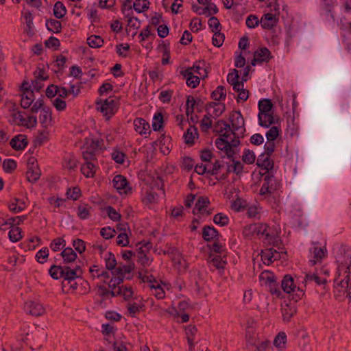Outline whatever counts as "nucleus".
Here are the masks:
<instances>
[{"label":"nucleus","instance_id":"nucleus-27","mask_svg":"<svg viewBox=\"0 0 351 351\" xmlns=\"http://www.w3.org/2000/svg\"><path fill=\"white\" fill-rule=\"evenodd\" d=\"M197 332V328L195 325H189L186 328V336L191 349L194 348V337Z\"/></svg>","mask_w":351,"mask_h":351},{"label":"nucleus","instance_id":"nucleus-2","mask_svg":"<svg viewBox=\"0 0 351 351\" xmlns=\"http://www.w3.org/2000/svg\"><path fill=\"white\" fill-rule=\"evenodd\" d=\"M95 104L97 109L108 120L117 111L119 101L117 99H112V97H110L104 101H102L101 99H97Z\"/></svg>","mask_w":351,"mask_h":351},{"label":"nucleus","instance_id":"nucleus-54","mask_svg":"<svg viewBox=\"0 0 351 351\" xmlns=\"http://www.w3.org/2000/svg\"><path fill=\"white\" fill-rule=\"evenodd\" d=\"M3 168L7 173H12L16 168V162L13 159H6L3 162Z\"/></svg>","mask_w":351,"mask_h":351},{"label":"nucleus","instance_id":"nucleus-23","mask_svg":"<svg viewBox=\"0 0 351 351\" xmlns=\"http://www.w3.org/2000/svg\"><path fill=\"white\" fill-rule=\"evenodd\" d=\"M60 256L63 258V263L65 264L74 262L77 256L72 247H66L60 253Z\"/></svg>","mask_w":351,"mask_h":351},{"label":"nucleus","instance_id":"nucleus-52","mask_svg":"<svg viewBox=\"0 0 351 351\" xmlns=\"http://www.w3.org/2000/svg\"><path fill=\"white\" fill-rule=\"evenodd\" d=\"M17 125L26 127L27 128H34L37 125V118L35 116H29L27 119H25L23 123H17Z\"/></svg>","mask_w":351,"mask_h":351},{"label":"nucleus","instance_id":"nucleus-28","mask_svg":"<svg viewBox=\"0 0 351 351\" xmlns=\"http://www.w3.org/2000/svg\"><path fill=\"white\" fill-rule=\"evenodd\" d=\"M52 121L50 108H43V114L40 116V122L44 128H47Z\"/></svg>","mask_w":351,"mask_h":351},{"label":"nucleus","instance_id":"nucleus-46","mask_svg":"<svg viewBox=\"0 0 351 351\" xmlns=\"http://www.w3.org/2000/svg\"><path fill=\"white\" fill-rule=\"evenodd\" d=\"M213 221L221 226H227L229 223V218L227 215L219 213L216 214L213 217Z\"/></svg>","mask_w":351,"mask_h":351},{"label":"nucleus","instance_id":"nucleus-10","mask_svg":"<svg viewBox=\"0 0 351 351\" xmlns=\"http://www.w3.org/2000/svg\"><path fill=\"white\" fill-rule=\"evenodd\" d=\"M180 74L184 77L186 78V84L188 86L195 88L199 85L200 82L199 77L193 75L191 67L186 69H182L180 71Z\"/></svg>","mask_w":351,"mask_h":351},{"label":"nucleus","instance_id":"nucleus-62","mask_svg":"<svg viewBox=\"0 0 351 351\" xmlns=\"http://www.w3.org/2000/svg\"><path fill=\"white\" fill-rule=\"evenodd\" d=\"M194 166V160L189 156L184 157L182 161V168L186 171H190Z\"/></svg>","mask_w":351,"mask_h":351},{"label":"nucleus","instance_id":"nucleus-3","mask_svg":"<svg viewBox=\"0 0 351 351\" xmlns=\"http://www.w3.org/2000/svg\"><path fill=\"white\" fill-rule=\"evenodd\" d=\"M229 120L231 122V134L236 137H243L245 132V121L241 112H232Z\"/></svg>","mask_w":351,"mask_h":351},{"label":"nucleus","instance_id":"nucleus-49","mask_svg":"<svg viewBox=\"0 0 351 351\" xmlns=\"http://www.w3.org/2000/svg\"><path fill=\"white\" fill-rule=\"evenodd\" d=\"M287 335L285 332H279L274 340V345L277 348H283L286 343Z\"/></svg>","mask_w":351,"mask_h":351},{"label":"nucleus","instance_id":"nucleus-56","mask_svg":"<svg viewBox=\"0 0 351 351\" xmlns=\"http://www.w3.org/2000/svg\"><path fill=\"white\" fill-rule=\"evenodd\" d=\"M208 25L212 32H220L221 24L218 19L215 16H212L208 20Z\"/></svg>","mask_w":351,"mask_h":351},{"label":"nucleus","instance_id":"nucleus-43","mask_svg":"<svg viewBox=\"0 0 351 351\" xmlns=\"http://www.w3.org/2000/svg\"><path fill=\"white\" fill-rule=\"evenodd\" d=\"M210 117L211 114L208 112L200 121V127L203 132H207L209 129L211 128L213 122Z\"/></svg>","mask_w":351,"mask_h":351},{"label":"nucleus","instance_id":"nucleus-64","mask_svg":"<svg viewBox=\"0 0 351 351\" xmlns=\"http://www.w3.org/2000/svg\"><path fill=\"white\" fill-rule=\"evenodd\" d=\"M125 154L120 151L114 150L112 153V158L118 164H123L124 162Z\"/></svg>","mask_w":351,"mask_h":351},{"label":"nucleus","instance_id":"nucleus-21","mask_svg":"<svg viewBox=\"0 0 351 351\" xmlns=\"http://www.w3.org/2000/svg\"><path fill=\"white\" fill-rule=\"evenodd\" d=\"M198 136L197 128L196 127L190 126L186 132L184 134V142L186 144L192 145L194 144V139Z\"/></svg>","mask_w":351,"mask_h":351},{"label":"nucleus","instance_id":"nucleus-58","mask_svg":"<svg viewBox=\"0 0 351 351\" xmlns=\"http://www.w3.org/2000/svg\"><path fill=\"white\" fill-rule=\"evenodd\" d=\"M214 35L213 36L212 42L214 46L219 47L222 45L224 40V35L220 32H213Z\"/></svg>","mask_w":351,"mask_h":351},{"label":"nucleus","instance_id":"nucleus-34","mask_svg":"<svg viewBox=\"0 0 351 351\" xmlns=\"http://www.w3.org/2000/svg\"><path fill=\"white\" fill-rule=\"evenodd\" d=\"M326 253L327 250L326 247H314L313 257L315 260L311 261L313 263V265H315L316 261H320L324 257L326 256Z\"/></svg>","mask_w":351,"mask_h":351},{"label":"nucleus","instance_id":"nucleus-30","mask_svg":"<svg viewBox=\"0 0 351 351\" xmlns=\"http://www.w3.org/2000/svg\"><path fill=\"white\" fill-rule=\"evenodd\" d=\"M66 14V9L60 1L56 2L53 7V15L56 19H62Z\"/></svg>","mask_w":351,"mask_h":351},{"label":"nucleus","instance_id":"nucleus-38","mask_svg":"<svg viewBox=\"0 0 351 351\" xmlns=\"http://www.w3.org/2000/svg\"><path fill=\"white\" fill-rule=\"evenodd\" d=\"M149 2L147 0H136L133 3V8L138 13L149 9Z\"/></svg>","mask_w":351,"mask_h":351},{"label":"nucleus","instance_id":"nucleus-12","mask_svg":"<svg viewBox=\"0 0 351 351\" xmlns=\"http://www.w3.org/2000/svg\"><path fill=\"white\" fill-rule=\"evenodd\" d=\"M10 144L14 150L19 151L25 149L28 141L25 135L19 134L12 138Z\"/></svg>","mask_w":351,"mask_h":351},{"label":"nucleus","instance_id":"nucleus-22","mask_svg":"<svg viewBox=\"0 0 351 351\" xmlns=\"http://www.w3.org/2000/svg\"><path fill=\"white\" fill-rule=\"evenodd\" d=\"M254 56L259 60V63L263 62H268L272 58L271 52L267 47H261L258 49L254 53Z\"/></svg>","mask_w":351,"mask_h":351},{"label":"nucleus","instance_id":"nucleus-55","mask_svg":"<svg viewBox=\"0 0 351 351\" xmlns=\"http://www.w3.org/2000/svg\"><path fill=\"white\" fill-rule=\"evenodd\" d=\"M242 160L246 164H252L255 161V154L253 151L245 149L242 156Z\"/></svg>","mask_w":351,"mask_h":351},{"label":"nucleus","instance_id":"nucleus-15","mask_svg":"<svg viewBox=\"0 0 351 351\" xmlns=\"http://www.w3.org/2000/svg\"><path fill=\"white\" fill-rule=\"evenodd\" d=\"M25 310L27 313L37 317L43 315L45 312V308L42 304L34 302H27L25 304Z\"/></svg>","mask_w":351,"mask_h":351},{"label":"nucleus","instance_id":"nucleus-11","mask_svg":"<svg viewBox=\"0 0 351 351\" xmlns=\"http://www.w3.org/2000/svg\"><path fill=\"white\" fill-rule=\"evenodd\" d=\"M256 165L261 167V169L265 170V172L269 173L274 167V161L270 159V156H265V154H261L257 158Z\"/></svg>","mask_w":351,"mask_h":351},{"label":"nucleus","instance_id":"nucleus-20","mask_svg":"<svg viewBox=\"0 0 351 351\" xmlns=\"http://www.w3.org/2000/svg\"><path fill=\"white\" fill-rule=\"evenodd\" d=\"M296 312V307L294 305H292L291 303L285 304L282 308L283 320L289 322Z\"/></svg>","mask_w":351,"mask_h":351},{"label":"nucleus","instance_id":"nucleus-63","mask_svg":"<svg viewBox=\"0 0 351 351\" xmlns=\"http://www.w3.org/2000/svg\"><path fill=\"white\" fill-rule=\"evenodd\" d=\"M45 45L47 48L54 47L55 49H58L60 46V42L57 38L51 36L45 42Z\"/></svg>","mask_w":351,"mask_h":351},{"label":"nucleus","instance_id":"nucleus-9","mask_svg":"<svg viewBox=\"0 0 351 351\" xmlns=\"http://www.w3.org/2000/svg\"><path fill=\"white\" fill-rule=\"evenodd\" d=\"M64 274L62 278L68 283H71L75 278H78L82 273L80 265H77L75 268L71 269L70 267L64 265Z\"/></svg>","mask_w":351,"mask_h":351},{"label":"nucleus","instance_id":"nucleus-51","mask_svg":"<svg viewBox=\"0 0 351 351\" xmlns=\"http://www.w3.org/2000/svg\"><path fill=\"white\" fill-rule=\"evenodd\" d=\"M105 210H106L109 218L112 221H119L121 219V214L117 212V210L112 206H108L105 208Z\"/></svg>","mask_w":351,"mask_h":351},{"label":"nucleus","instance_id":"nucleus-26","mask_svg":"<svg viewBox=\"0 0 351 351\" xmlns=\"http://www.w3.org/2000/svg\"><path fill=\"white\" fill-rule=\"evenodd\" d=\"M64 266L53 265L49 269V274L51 277L55 280L62 278Z\"/></svg>","mask_w":351,"mask_h":351},{"label":"nucleus","instance_id":"nucleus-39","mask_svg":"<svg viewBox=\"0 0 351 351\" xmlns=\"http://www.w3.org/2000/svg\"><path fill=\"white\" fill-rule=\"evenodd\" d=\"M350 277L348 274L345 279L341 280L340 281H337V278L335 279V283L337 284V286L343 289V292L347 293L348 295L350 294V289H351V283L350 284Z\"/></svg>","mask_w":351,"mask_h":351},{"label":"nucleus","instance_id":"nucleus-40","mask_svg":"<svg viewBox=\"0 0 351 351\" xmlns=\"http://www.w3.org/2000/svg\"><path fill=\"white\" fill-rule=\"evenodd\" d=\"M87 43L90 47L98 48L103 45L104 40L99 36L92 35L87 38Z\"/></svg>","mask_w":351,"mask_h":351},{"label":"nucleus","instance_id":"nucleus-31","mask_svg":"<svg viewBox=\"0 0 351 351\" xmlns=\"http://www.w3.org/2000/svg\"><path fill=\"white\" fill-rule=\"evenodd\" d=\"M247 346H256V351H269V350L271 348L269 341H264L256 345L254 341L251 340V339H247Z\"/></svg>","mask_w":351,"mask_h":351},{"label":"nucleus","instance_id":"nucleus-13","mask_svg":"<svg viewBox=\"0 0 351 351\" xmlns=\"http://www.w3.org/2000/svg\"><path fill=\"white\" fill-rule=\"evenodd\" d=\"M114 187L120 193H128V189H130L128 187V181L125 176L122 175H116L113 179Z\"/></svg>","mask_w":351,"mask_h":351},{"label":"nucleus","instance_id":"nucleus-16","mask_svg":"<svg viewBox=\"0 0 351 351\" xmlns=\"http://www.w3.org/2000/svg\"><path fill=\"white\" fill-rule=\"evenodd\" d=\"M221 237L219 232L213 227L205 226L202 230V237L206 241H218Z\"/></svg>","mask_w":351,"mask_h":351},{"label":"nucleus","instance_id":"nucleus-48","mask_svg":"<svg viewBox=\"0 0 351 351\" xmlns=\"http://www.w3.org/2000/svg\"><path fill=\"white\" fill-rule=\"evenodd\" d=\"M9 208L15 213L21 212L25 208V203L23 201H19V199L15 198L14 202L10 204Z\"/></svg>","mask_w":351,"mask_h":351},{"label":"nucleus","instance_id":"nucleus-4","mask_svg":"<svg viewBox=\"0 0 351 351\" xmlns=\"http://www.w3.org/2000/svg\"><path fill=\"white\" fill-rule=\"evenodd\" d=\"M260 174L264 176V183L260 189V195H265L271 194L274 191L277 189L276 180L274 176L271 173H260Z\"/></svg>","mask_w":351,"mask_h":351},{"label":"nucleus","instance_id":"nucleus-24","mask_svg":"<svg viewBox=\"0 0 351 351\" xmlns=\"http://www.w3.org/2000/svg\"><path fill=\"white\" fill-rule=\"evenodd\" d=\"M192 71L193 70L195 73L199 74L202 79L207 77L208 71L206 66V62L204 61L195 62L193 66Z\"/></svg>","mask_w":351,"mask_h":351},{"label":"nucleus","instance_id":"nucleus-18","mask_svg":"<svg viewBox=\"0 0 351 351\" xmlns=\"http://www.w3.org/2000/svg\"><path fill=\"white\" fill-rule=\"evenodd\" d=\"M280 289L287 293L295 291L296 286L294 284L293 278L291 275L287 274L281 281Z\"/></svg>","mask_w":351,"mask_h":351},{"label":"nucleus","instance_id":"nucleus-33","mask_svg":"<svg viewBox=\"0 0 351 351\" xmlns=\"http://www.w3.org/2000/svg\"><path fill=\"white\" fill-rule=\"evenodd\" d=\"M226 96V90L224 86H219L212 92L211 97L215 101H221L225 99Z\"/></svg>","mask_w":351,"mask_h":351},{"label":"nucleus","instance_id":"nucleus-6","mask_svg":"<svg viewBox=\"0 0 351 351\" xmlns=\"http://www.w3.org/2000/svg\"><path fill=\"white\" fill-rule=\"evenodd\" d=\"M326 112L328 117L338 119L341 114L336 104V99L334 95L330 96L326 102Z\"/></svg>","mask_w":351,"mask_h":351},{"label":"nucleus","instance_id":"nucleus-17","mask_svg":"<svg viewBox=\"0 0 351 351\" xmlns=\"http://www.w3.org/2000/svg\"><path fill=\"white\" fill-rule=\"evenodd\" d=\"M269 226L266 223H254L249 225L248 230L255 232L257 236H265V239H268L269 234L268 232Z\"/></svg>","mask_w":351,"mask_h":351},{"label":"nucleus","instance_id":"nucleus-5","mask_svg":"<svg viewBox=\"0 0 351 351\" xmlns=\"http://www.w3.org/2000/svg\"><path fill=\"white\" fill-rule=\"evenodd\" d=\"M266 276V285L269 289V292L272 295L280 298L282 295V291L280 287L278 286V283L276 282L274 274L273 273H267Z\"/></svg>","mask_w":351,"mask_h":351},{"label":"nucleus","instance_id":"nucleus-7","mask_svg":"<svg viewBox=\"0 0 351 351\" xmlns=\"http://www.w3.org/2000/svg\"><path fill=\"white\" fill-rule=\"evenodd\" d=\"M134 127L136 132L141 135H145V137L151 133L149 123L143 118H136L134 120Z\"/></svg>","mask_w":351,"mask_h":351},{"label":"nucleus","instance_id":"nucleus-41","mask_svg":"<svg viewBox=\"0 0 351 351\" xmlns=\"http://www.w3.org/2000/svg\"><path fill=\"white\" fill-rule=\"evenodd\" d=\"M22 230L19 227H12L8 232L9 239L12 242H17L21 238Z\"/></svg>","mask_w":351,"mask_h":351},{"label":"nucleus","instance_id":"nucleus-14","mask_svg":"<svg viewBox=\"0 0 351 351\" xmlns=\"http://www.w3.org/2000/svg\"><path fill=\"white\" fill-rule=\"evenodd\" d=\"M112 274L114 276L111 278L110 281L108 283V286L112 289H115L116 287L123 282L124 276L123 268L119 266L114 271H112Z\"/></svg>","mask_w":351,"mask_h":351},{"label":"nucleus","instance_id":"nucleus-8","mask_svg":"<svg viewBox=\"0 0 351 351\" xmlns=\"http://www.w3.org/2000/svg\"><path fill=\"white\" fill-rule=\"evenodd\" d=\"M215 145L217 147L223 151L228 158H233L236 154L235 151H232L230 142L223 138V137H219L215 140Z\"/></svg>","mask_w":351,"mask_h":351},{"label":"nucleus","instance_id":"nucleus-35","mask_svg":"<svg viewBox=\"0 0 351 351\" xmlns=\"http://www.w3.org/2000/svg\"><path fill=\"white\" fill-rule=\"evenodd\" d=\"M95 167L92 162H86L81 167L82 173L87 178L93 177L95 171L93 170Z\"/></svg>","mask_w":351,"mask_h":351},{"label":"nucleus","instance_id":"nucleus-53","mask_svg":"<svg viewBox=\"0 0 351 351\" xmlns=\"http://www.w3.org/2000/svg\"><path fill=\"white\" fill-rule=\"evenodd\" d=\"M32 97H29L28 95H25V93L21 95L22 99L21 101V106L24 109H27L30 107L31 104L33 103L34 99V91H31Z\"/></svg>","mask_w":351,"mask_h":351},{"label":"nucleus","instance_id":"nucleus-61","mask_svg":"<svg viewBox=\"0 0 351 351\" xmlns=\"http://www.w3.org/2000/svg\"><path fill=\"white\" fill-rule=\"evenodd\" d=\"M47 139V132L45 131H38L37 136H36L34 143L36 146L42 145L43 143Z\"/></svg>","mask_w":351,"mask_h":351},{"label":"nucleus","instance_id":"nucleus-19","mask_svg":"<svg viewBox=\"0 0 351 351\" xmlns=\"http://www.w3.org/2000/svg\"><path fill=\"white\" fill-rule=\"evenodd\" d=\"M258 119H261L265 113L270 112L272 109L273 104L269 99H263L258 101Z\"/></svg>","mask_w":351,"mask_h":351},{"label":"nucleus","instance_id":"nucleus-42","mask_svg":"<svg viewBox=\"0 0 351 351\" xmlns=\"http://www.w3.org/2000/svg\"><path fill=\"white\" fill-rule=\"evenodd\" d=\"M306 281H314L317 285H324L327 282L326 278H322L317 274H307L305 276Z\"/></svg>","mask_w":351,"mask_h":351},{"label":"nucleus","instance_id":"nucleus-57","mask_svg":"<svg viewBox=\"0 0 351 351\" xmlns=\"http://www.w3.org/2000/svg\"><path fill=\"white\" fill-rule=\"evenodd\" d=\"M83 158L86 162H92L95 160V150L92 147H87L86 150L82 153Z\"/></svg>","mask_w":351,"mask_h":351},{"label":"nucleus","instance_id":"nucleus-45","mask_svg":"<svg viewBox=\"0 0 351 351\" xmlns=\"http://www.w3.org/2000/svg\"><path fill=\"white\" fill-rule=\"evenodd\" d=\"M64 165L69 170H73L77 167V160L73 155H69L64 159Z\"/></svg>","mask_w":351,"mask_h":351},{"label":"nucleus","instance_id":"nucleus-59","mask_svg":"<svg viewBox=\"0 0 351 351\" xmlns=\"http://www.w3.org/2000/svg\"><path fill=\"white\" fill-rule=\"evenodd\" d=\"M279 135V129L276 126H272L266 133L268 141H274Z\"/></svg>","mask_w":351,"mask_h":351},{"label":"nucleus","instance_id":"nucleus-50","mask_svg":"<svg viewBox=\"0 0 351 351\" xmlns=\"http://www.w3.org/2000/svg\"><path fill=\"white\" fill-rule=\"evenodd\" d=\"M117 265V261L115 258V256L114 254L109 252H108V257L106 258V267L108 270H115L117 267H116Z\"/></svg>","mask_w":351,"mask_h":351},{"label":"nucleus","instance_id":"nucleus-36","mask_svg":"<svg viewBox=\"0 0 351 351\" xmlns=\"http://www.w3.org/2000/svg\"><path fill=\"white\" fill-rule=\"evenodd\" d=\"M210 204L208 197L205 196H201L198 198L195 205V208L199 212L203 213L206 210V208Z\"/></svg>","mask_w":351,"mask_h":351},{"label":"nucleus","instance_id":"nucleus-32","mask_svg":"<svg viewBox=\"0 0 351 351\" xmlns=\"http://www.w3.org/2000/svg\"><path fill=\"white\" fill-rule=\"evenodd\" d=\"M163 114L162 112H156L154 115V121L152 123V128L154 131H160L163 127Z\"/></svg>","mask_w":351,"mask_h":351},{"label":"nucleus","instance_id":"nucleus-37","mask_svg":"<svg viewBox=\"0 0 351 351\" xmlns=\"http://www.w3.org/2000/svg\"><path fill=\"white\" fill-rule=\"evenodd\" d=\"M259 125L264 128H269L271 124L274 123V118L272 113H265L261 119H258Z\"/></svg>","mask_w":351,"mask_h":351},{"label":"nucleus","instance_id":"nucleus-44","mask_svg":"<svg viewBox=\"0 0 351 351\" xmlns=\"http://www.w3.org/2000/svg\"><path fill=\"white\" fill-rule=\"evenodd\" d=\"M27 179L29 182L34 183L36 182L40 176V170L36 168V169L30 168L26 173Z\"/></svg>","mask_w":351,"mask_h":351},{"label":"nucleus","instance_id":"nucleus-47","mask_svg":"<svg viewBox=\"0 0 351 351\" xmlns=\"http://www.w3.org/2000/svg\"><path fill=\"white\" fill-rule=\"evenodd\" d=\"M49 256V250L47 247H43L36 254V260L41 264L47 262Z\"/></svg>","mask_w":351,"mask_h":351},{"label":"nucleus","instance_id":"nucleus-60","mask_svg":"<svg viewBox=\"0 0 351 351\" xmlns=\"http://www.w3.org/2000/svg\"><path fill=\"white\" fill-rule=\"evenodd\" d=\"M137 257H138V262L143 265H149V258L145 254V251L142 249V247H140L137 252Z\"/></svg>","mask_w":351,"mask_h":351},{"label":"nucleus","instance_id":"nucleus-29","mask_svg":"<svg viewBox=\"0 0 351 351\" xmlns=\"http://www.w3.org/2000/svg\"><path fill=\"white\" fill-rule=\"evenodd\" d=\"M46 27L49 31L55 33H60L62 28L60 21L52 19L47 20Z\"/></svg>","mask_w":351,"mask_h":351},{"label":"nucleus","instance_id":"nucleus-25","mask_svg":"<svg viewBox=\"0 0 351 351\" xmlns=\"http://www.w3.org/2000/svg\"><path fill=\"white\" fill-rule=\"evenodd\" d=\"M208 261L210 264L218 269H223L225 265L226 264V260H224L219 255L213 256L210 254Z\"/></svg>","mask_w":351,"mask_h":351},{"label":"nucleus","instance_id":"nucleus-1","mask_svg":"<svg viewBox=\"0 0 351 351\" xmlns=\"http://www.w3.org/2000/svg\"><path fill=\"white\" fill-rule=\"evenodd\" d=\"M271 5L274 7V10H271V12L274 13L265 14L261 19V27L265 29H271L277 25L278 21V16L280 14L279 4L276 0H272L267 4V6Z\"/></svg>","mask_w":351,"mask_h":351}]
</instances>
